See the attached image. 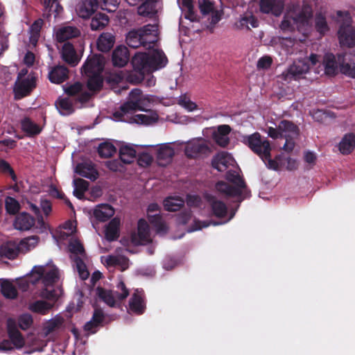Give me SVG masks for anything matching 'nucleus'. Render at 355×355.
Masks as SVG:
<instances>
[{
  "label": "nucleus",
  "mask_w": 355,
  "mask_h": 355,
  "mask_svg": "<svg viewBox=\"0 0 355 355\" xmlns=\"http://www.w3.org/2000/svg\"><path fill=\"white\" fill-rule=\"evenodd\" d=\"M59 277L58 269L53 264L36 266L33 268L28 277V282L32 284H36L40 282L44 287L40 292V296L49 302L37 300L29 304L31 311L44 315L53 308L54 302L62 293L60 287L53 286Z\"/></svg>",
  "instance_id": "f257e3e1"
},
{
  "label": "nucleus",
  "mask_w": 355,
  "mask_h": 355,
  "mask_svg": "<svg viewBox=\"0 0 355 355\" xmlns=\"http://www.w3.org/2000/svg\"><path fill=\"white\" fill-rule=\"evenodd\" d=\"M212 166L218 171H225L230 168L227 172L226 178L234 185L219 182L216 185L218 192L227 197L236 198L240 202L249 196L246 185L236 167V162L230 153L221 152L216 155L212 160Z\"/></svg>",
  "instance_id": "f03ea898"
},
{
  "label": "nucleus",
  "mask_w": 355,
  "mask_h": 355,
  "mask_svg": "<svg viewBox=\"0 0 355 355\" xmlns=\"http://www.w3.org/2000/svg\"><path fill=\"white\" fill-rule=\"evenodd\" d=\"M151 102L149 96H144L139 89H132L127 102L121 105L119 110L113 113L112 117L116 121L148 125L155 123L158 119L155 112L148 110L145 114H134L137 110H144Z\"/></svg>",
  "instance_id": "7ed1b4c3"
},
{
  "label": "nucleus",
  "mask_w": 355,
  "mask_h": 355,
  "mask_svg": "<svg viewBox=\"0 0 355 355\" xmlns=\"http://www.w3.org/2000/svg\"><path fill=\"white\" fill-rule=\"evenodd\" d=\"M312 10L307 5L300 3L288 5L279 28L283 32H293L297 29L304 35L311 26Z\"/></svg>",
  "instance_id": "20e7f679"
},
{
  "label": "nucleus",
  "mask_w": 355,
  "mask_h": 355,
  "mask_svg": "<svg viewBox=\"0 0 355 355\" xmlns=\"http://www.w3.org/2000/svg\"><path fill=\"white\" fill-rule=\"evenodd\" d=\"M167 62V58L160 50H154L151 55L146 53H136L132 59L134 70L139 74L135 82H141L145 73L163 68Z\"/></svg>",
  "instance_id": "39448f33"
},
{
  "label": "nucleus",
  "mask_w": 355,
  "mask_h": 355,
  "mask_svg": "<svg viewBox=\"0 0 355 355\" xmlns=\"http://www.w3.org/2000/svg\"><path fill=\"white\" fill-rule=\"evenodd\" d=\"M159 40V30L157 24H147L138 29L129 31L126 35V43L132 48L144 46L150 49Z\"/></svg>",
  "instance_id": "423d86ee"
},
{
  "label": "nucleus",
  "mask_w": 355,
  "mask_h": 355,
  "mask_svg": "<svg viewBox=\"0 0 355 355\" xmlns=\"http://www.w3.org/2000/svg\"><path fill=\"white\" fill-rule=\"evenodd\" d=\"M267 133L272 139L285 138L286 142L283 148L284 150L290 152L294 148V139L299 135V128L293 122L283 120L277 128L269 127Z\"/></svg>",
  "instance_id": "0eeeda50"
},
{
  "label": "nucleus",
  "mask_w": 355,
  "mask_h": 355,
  "mask_svg": "<svg viewBox=\"0 0 355 355\" xmlns=\"http://www.w3.org/2000/svg\"><path fill=\"white\" fill-rule=\"evenodd\" d=\"M96 295L100 300L111 307L116 306L120 302L125 299L129 295V291L122 282L116 285V291H111L98 287L96 289Z\"/></svg>",
  "instance_id": "6e6552de"
},
{
  "label": "nucleus",
  "mask_w": 355,
  "mask_h": 355,
  "mask_svg": "<svg viewBox=\"0 0 355 355\" xmlns=\"http://www.w3.org/2000/svg\"><path fill=\"white\" fill-rule=\"evenodd\" d=\"M318 62L319 56L314 53H312L309 58L295 61L285 73V80H291L292 79L297 80L301 78L303 75L308 73L310 70V64L312 66H315Z\"/></svg>",
  "instance_id": "1a4fd4ad"
},
{
  "label": "nucleus",
  "mask_w": 355,
  "mask_h": 355,
  "mask_svg": "<svg viewBox=\"0 0 355 355\" xmlns=\"http://www.w3.org/2000/svg\"><path fill=\"white\" fill-rule=\"evenodd\" d=\"M241 141L258 155L261 159L268 158L271 150L270 144L268 140L263 138L259 132L242 136Z\"/></svg>",
  "instance_id": "9d476101"
},
{
  "label": "nucleus",
  "mask_w": 355,
  "mask_h": 355,
  "mask_svg": "<svg viewBox=\"0 0 355 355\" xmlns=\"http://www.w3.org/2000/svg\"><path fill=\"white\" fill-rule=\"evenodd\" d=\"M184 152L188 157L197 158L209 155L211 153V148L207 141L198 138L187 144Z\"/></svg>",
  "instance_id": "9b49d317"
},
{
  "label": "nucleus",
  "mask_w": 355,
  "mask_h": 355,
  "mask_svg": "<svg viewBox=\"0 0 355 355\" xmlns=\"http://www.w3.org/2000/svg\"><path fill=\"white\" fill-rule=\"evenodd\" d=\"M105 64V60L101 55H94L89 57L83 67V73L86 76L101 74Z\"/></svg>",
  "instance_id": "f8f14e48"
},
{
  "label": "nucleus",
  "mask_w": 355,
  "mask_h": 355,
  "mask_svg": "<svg viewBox=\"0 0 355 355\" xmlns=\"http://www.w3.org/2000/svg\"><path fill=\"white\" fill-rule=\"evenodd\" d=\"M64 90L68 97L73 98V99L79 102L80 105L87 102L91 96L90 93L86 91L83 85L80 83H75L74 84L67 86L64 87Z\"/></svg>",
  "instance_id": "ddd939ff"
},
{
  "label": "nucleus",
  "mask_w": 355,
  "mask_h": 355,
  "mask_svg": "<svg viewBox=\"0 0 355 355\" xmlns=\"http://www.w3.org/2000/svg\"><path fill=\"white\" fill-rule=\"evenodd\" d=\"M158 211L159 207L157 204H150L148 207V218L150 223L156 228L157 233L164 234L167 232L168 227L159 216Z\"/></svg>",
  "instance_id": "4468645a"
},
{
  "label": "nucleus",
  "mask_w": 355,
  "mask_h": 355,
  "mask_svg": "<svg viewBox=\"0 0 355 355\" xmlns=\"http://www.w3.org/2000/svg\"><path fill=\"white\" fill-rule=\"evenodd\" d=\"M55 106L62 115L67 116L72 114L76 108L80 107L81 105L73 98L61 96L55 101Z\"/></svg>",
  "instance_id": "2eb2a0df"
},
{
  "label": "nucleus",
  "mask_w": 355,
  "mask_h": 355,
  "mask_svg": "<svg viewBox=\"0 0 355 355\" xmlns=\"http://www.w3.org/2000/svg\"><path fill=\"white\" fill-rule=\"evenodd\" d=\"M101 261L107 266H117L121 270H125L129 267V259L121 254L119 250L113 254L101 257Z\"/></svg>",
  "instance_id": "dca6fc26"
},
{
  "label": "nucleus",
  "mask_w": 355,
  "mask_h": 355,
  "mask_svg": "<svg viewBox=\"0 0 355 355\" xmlns=\"http://www.w3.org/2000/svg\"><path fill=\"white\" fill-rule=\"evenodd\" d=\"M35 87V78L32 74H28L24 79L17 80L15 86V94L19 97H24L28 94Z\"/></svg>",
  "instance_id": "f3484780"
},
{
  "label": "nucleus",
  "mask_w": 355,
  "mask_h": 355,
  "mask_svg": "<svg viewBox=\"0 0 355 355\" xmlns=\"http://www.w3.org/2000/svg\"><path fill=\"white\" fill-rule=\"evenodd\" d=\"M198 3L199 9L202 15H211L210 24L211 25L214 26L220 20L222 12L215 10L212 1L210 0H198Z\"/></svg>",
  "instance_id": "a211bd4d"
},
{
  "label": "nucleus",
  "mask_w": 355,
  "mask_h": 355,
  "mask_svg": "<svg viewBox=\"0 0 355 355\" xmlns=\"http://www.w3.org/2000/svg\"><path fill=\"white\" fill-rule=\"evenodd\" d=\"M338 38L342 46L352 47L355 45V33L353 28L348 24L340 26L338 31Z\"/></svg>",
  "instance_id": "6ab92c4d"
},
{
  "label": "nucleus",
  "mask_w": 355,
  "mask_h": 355,
  "mask_svg": "<svg viewBox=\"0 0 355 355\" xmlns=\"http://www.w3.org/2000/svg\"><path fill=\"white\" fill-rule=\"evenodd\" d=\"M284 6L283 0H261L260 10L263 13H272L275 16L281 15Z\"/></svg>",
  "instance_id": "aec40b11"
},
{
  "label": "nucleus",
  "mask_w": 355,
  "mask_h": 355,
  "mask_svg": "<svg viewBox=\"0 0 355 355\" xmlns=\"http://www.w3.org/2000/svg\"><path fill=\"white\" fill-rule=\"evenodd\" d=\"M159 8L158 0H144L142 4L138 7L137 12L142 17L153 18L157 14Z\"/></svg>",
  "instance_id": "412c9836"
},
{
  "label": "nucleus",
  "mask_w": 355,
  "mask_h": 355,
  "mask_svg": "<svg viewBox=\"0 0 355 355\" xmlns=\"http://www.w3.org/2000/svg\"><path fill=\"white\" fill-rule=\"evenodd\" d=\"M174 148L169 144H164L159 146L157 150V160L160 166L168 164L174 156Z\"/></svg>",
  "instance_id": "4be33fe9"
},
{
  "label": "nucleus",
  "mask_w": 355,
  "mask_h": 355,
  "mask_svg": "<svg viewBox=\"0 0 355 355\" xmlns=\"http://www.w3.org/2000/svg\"><path fill=\"white\" fill-rule=\"evenodd\" d=\"M75 172L92 181L96 180L98 176V173L94 168V165L90 161L78 164L75 168Z\"/></svg>",
  "instance_id": "5701e85b"
},
{
  "label": "nucleus",
  "mask_w": 355,
  "mask_h": 355,
  "mask_svg": "<svg viewBox=\"0 0 355 355\" xmlns=\"http://www.w3.org/2000/svg\"><path fill=\"white\" fill-rule=\"evenodd\" d=\"M97 8V0H83L77 6L76 12L80 17L89 18Z\"/></svg>",
  "instance_id": "b1692460"
},
{
  "label": "nucleus",
  "mask_w": 355,
  "mask_h": 355,
  "mask_svg": "<svg viewBox=\"0 0 355 355\" xmlns=\"http://www.w3.org/2000/svg\"><path fill=\"white\" fill-rule=\"evenodd\" d=\"M130 310L137 314H142L146 309V304L144 300L141 291L136 290L129 301Z\"/></svg>",
  "instance_id": "393cba45"
},
{
  "label": "nucleus",
  "mask_w": 355,
  "mask_h": 355,
  "mask_svg": "<svg viewBox=\"0 0 355 355\" xmlns=\"http://www.w3.org/2000/svg\"><path fill=\"white\" fill-rule=\"evenodd\" d=\"M8 332L12 346L17 349L22 348L25 345V340L21 334L15 327L12 320H8Z\"/></svg>",
  "instance_id": "a878e982"
},
{
  "label": "nucleus",
  "mask_w": 355,
  "mask_h": 355,
  "mask_svg": "<svg viewBox=\"0 0 355 355\" xmlns=\"http://www.w3.org/2000/svg\"><path fill=\"white\" fill-rule=\"evenodd\" d=\"M68 69L63 65L52 67L49 72V80L55 84H60L68 78Z\"/></svg>",
  "instance_id": "bb28decb"
},
{
  "label": "nucleus",
  "mask_w": 355,
  "mask_h": 355,
  "mask_svg": "<svg viewBox=\"0 0 355 355\" xmlns=\"http://www.w3.org/2000/svg\"><path fill=\"white\" fill-rule=\"evenodd\" d=\"M61 57L64 62L73 67L77 65L80 60L73 46L70 43L63 44Z\"/></svg>",
  "instance_id": "cd10ccee"
},
{
  "label": "nucleus",
  "mask_w": 355,
  "mask_h": 355,
  "mask_svg": "<svg viewBox=\"0 0 355 355\" xmlns=\"http://www.w3.org/2000/svg\"><path fill=\"white\" fill-rule=\"evenodd\" d=\"M231 128L228 125H219L213 134L215 142L221 147H225L230 143L229 135Z\"/></svg>",
  "instance_id": "c85d7f7f"
},
{
  "label": "nucleus",
  "mask_w": 355,
  "mask_h": 355,
  "mask_svg": "<svg viewBox=\"0 0 355 355\" xmlns=\"http://www.w3.org/2000/svg\"><path fill=\"white\" fill-rule=\"evenodd\" d=\"M80 35V30L76 27L71 26L61 27L55 33L56 40L60 42L77 37Z\"/></svg>",
  "instance_id": "c756f323"
},
{
  "label": "nucleus",
  "mask_w": 355,
  "mask_h": 355,
  "mask_svg": "<svg viewBox=\"0 0 355 355\" xmlns=\"http://www.w3.org/2000/svg\"><path fill=\"white\" fill-rule=\"evenodd\" d=\"M129 60V53L127 47L117 46L112 53V62L114 65L118 67L125 66Z\"/></svg>",
  "instance_id": "7c9ffc66"
},
{
  "label": "nucleus",
  "mask_w": 355,
  "mask_h": 355,
  "mask_svg": "<svg viewBox=\"0 0 355 355\" xmlns=\"http://www.w3.org/2000/svg\"><path fill=\"white\" fill-rule=\"evenodd\" d=\"M76 231V223L73 221L66 222L62 227H60L53 236L58 241H62L70 239L73 236V234Z\"/></svg>",
  "instance_id": "2f4dec72"
},
{
  "label": "nucleus",
  "mask_w": 355,
  "mask_h": 355,
  "mask_svg": "<svg viewBox=\"0 0 355 355\" xmlns=\"http://www.w3.org/2000/svg\"><path fill=\"white\" fill-rule=\"evenodd\" d=\"M35 225V219L27 213H21L15 220L14 226L17 230L26 231L30 230Z\"/></svg>",
  "instance_id": "473e14b6"
},
{
  "label": "nucleus",
  "mask_w": 355,
  "mask_h": 355,
  "mask_svg": "<svg viewBox=\"0 0 355 355\" xmlns=\"http://www.w3.org/2000/svg\"><path fill=\"white\" fill-rule=\"evenodd\" d=\"M235 28L239 30H250L251 28H257L259 26L258 20L250 14L241 16L236 21Z\"/></svg>",
  "instance_id": "72a5a7b5"
},
{
  "label": "nucleus",
  "mask_w": 355,
  "mask_h": 355,
  "mask_svg": "<svg viewBox=\"0 0 355 355\" xmlns=\"http://www.w3.org/2000/svg\"><path fill=\"white\" fill-rule=\"evenodd\" d=\"M207 200L213 214L218 218L225 217L227 214L226 205L214 196H207Z\"/></svg>",
  "instance_id": "f704fd0d"
},
{
  "label": "nucleus",
  "mask_w": 355,
  "mask_h": 355,
  "mask_svg": "<svg viewBox=\"0 0 355 355\" xmlns=\"http://www.w3.org/2000/svg\"><path fill=\"white\" fill-rule=\"evenodd\" d=\"M21 252L19 243L7 242L3 244L0 248V254L8 259H15L18 254Z\"/></svg>",
  "instance_id": "c9c22d12"
},
{
  "label": "nucleus",
  "mask_w": 355,
  "mask_h": 355,
  "mask_svg": "<svg viewBox=\"0 0 355 355\" xmlns=\"http://www.w3.org/2000/svg\"><path fill=\"white\" fill-rule=\"evenodd\" d=\"M355 148V135L347 133L343 136L338 144L340 152L343 155L351 153Z\"/></svg>",
  "instance_id": "e433bc0d"
},
{
  "label": "nucleus",
  "mask_w": 355,
  "mask_h": 355,
  "mask_svg": "<svg viewBox=\"0 0 355 355\" xmlns=\"http://www.w3.org/2000/svg\"><path fill=\"white\" fill-rule=\"evenodd\" d=\"M114 37L110 33H102L97 40L98 49L102 52L109 51L114 44Z\"/></svg>",
  "instance_id": "4c0bfd02"
},
{
  "label": "nucleus",
  "mask_w": 355,
  "mask_h": 355,
  "mask_svg": "<svg viewBox=\"0 0 355 355\" xmlns=\"http://www.w3.org/2000/svg\"><path fill=\"white\" fill-rule=\"evenodd\" d=\"M322 67L324 73L328 76H334L338 72V64L335 56L331 53H327L323 59Z\"/></svg>",
  "instance_id": "58836bf2"
},
{
  "label": "nucleus",
  "mask_w": 355,
  "mask_h": 355,
  "mask_svg": "<svg viewBox=\"0 0 355 355\" xmlns=\"http://www.w3.org/2000/svg\"><path fill=\"white\" fill-rule=\"evenodd\" d=\"M114 214V209L109 205H101L94 211L95 218L100 221H105Z\"/></svg>",
  "instance_id": "ea45409f"
},
{
  "label": "nucleus",
  "mask_w": 355,
  "mask_h": 355,
  "mask_svg": "<svg viewBox=\"0 0 355 355\" xmlns=\"http://www.w3.org/2000/svg\"><path fill=\"white\" fill-rule=\"evenodd\" d=\"M120 159L124 164H130L133 162L137 155V151L132 145H123L119 150Z\"/></svg>",
  "instance_id": "a19ab883"
},
{
  "label": "nucleus",
  "mask_w": 355,
  "mask_h": 355,
  "mask_svg": "<svg viewBox=\"0 0 355 355\" xmlns=\"http://www.w3.org/2000/svg\"><path fill=\"white\" fill-rule=\"evenodd\" d=\"M119 225L120 220L118 218H114L107 225L105 238L107 241H112L118 238Z\"/></svg>",
  "instance_id": "79ce46f5"
},
{
  "label": "nucleus",
  "mask_w": 355,
  "mask_h": 355,
  "mask_svg": "<svg viewBox=\"0 0 355 355\" xmlns=\"http://www.w3.org/2000/svg\"><path fill=\"white\" fill-rule=\"evenodd\" d=\"M104 315L100 309H96L91 320L85 324V330L90 333H95V328L103 321Z\"/></svg>",
  "instance_id": "37998d69"
},
{
  "label": "nucleus",
  "mask_w": 355,
  "mask_h": 355,
  "mask_svg": "<svg viewBox=\"0 0 355 355\" xmlns=\"http://www.w3.org/2000/svg\"><path fill=\"white\" fill-rule=\"evenodd\" d=\"M138 236L141 244H146L152 241L149 226L144 219H140L138 222Z\"/></svg>",
  "instance_id": "c03bdc74"
},
{
  "label": "nucleus",
  "mask_w": 355,
  "mask_h": 355,
  "mask_svg": "<svg viewBox=\"0 0 355 355\" xmlns=\"http://www.w3.org/2000/svg\"><path fill=\"white\" fill-rule=\"evenodd\" d=\"M180 8L182 11L184 12L185 18L191 21L198 20L197 15L194 10L193 3L192 0H182L180 4Z\"/></svg>",
  "instance_id": "a18cd8bd"
},
{
  "label": "nucleus",
  "mask_w": 355,
  "mask_h": 355,
  "mask_svg": "<svg viewBox=\"0 0 355 355\" xmlns=\"http://www.w3.org/2000/svg\"><path fill=\"white\" fill-rule=\"evenodd\" d=\"M184 200L178 196H169L164 201V208L169 211L178 210L183 205Z\"/></svg>",
  "instance_id": "49530a36"
},
{
  "label": "nucleus",
  "mask_w": 355,
  "mask_h": 355,
  "mask_svg": "<svg viewBox=\"0 0 355 355\" xmlns=\"http://www.w3.org/2000/svg\"><path fill=\"white\" fill-rule=\"evenodd\" d=\"M69 249L73 254L71 259L73 257H85V256L83 245L75 237L69 239Z\"/></svg>",
  "instance_id": "de8ad7c7"
},
{
  "label": "nucleus",
  "mask_w": 355,
  "mask_h": 355,
  "mask_svg": "<svg viewBox=\"0 0 355 355\" xmlns=\"http://www.w3.org/2000/svg\"><path fill=\"white\" fill-rule=\"evenodd\" d=\"M44 7V12L47 17L51 13H55V17L59 15L62 8L59 5L57 0H40Z\"/></svg>",
  "instance_id": "09e8293b"
},
{
  "label": "nucleus",
  "mask_w": 355,
  "mask_h": 355,
  "mask_svg": "<svg viewBox=\"0 0 355 355\" xmlns=\"http://www.w3.org/2000/svg\"><path fill=\"white\" fill-rule=\"evenodd\" d=\"M27 208L31 209L37 216V223L35 227L39 232H43L47 229V225L44 221L42 216L40 215V208L31 202H27Z\"/></svg>",
  "instance_id": "8fccbe9b"
},
{
  "label": "nucleus",
  "mask_w": 355,
  "mask_h": 355,
  "mask_svg": "<svg viewBox=\"0 0 355 355\" xmlns=\"http://www.w3.org/2000/svg\"><path fill=\"white\" fill-rule=\"evenodd\" d=\"M294 42L291 38H283L280 37H273L270 42L271 46L274 47H281L288 53H292L289 51L288 48L292 46Z\"/></svg>",
  "instance_id": "3c124183"
},
{
  "label": "nucleus",
  "mask_w": 355,
  "mask_h": 355,
  "mask_svg": "<svg viewBox=\"0 0 355 355\" xmlns=\"http://www.w3.org/2000/svg\"><path fill=\"white\" fill-rule=\"evenodd\" d=\"M109 21L107 15L103 13H97L92 19L91 28L92 30H99L103 28Z\"/></svg>",
  "instance_id": "603ef678"
},
{
  "label": "nucleus",
  "mask_w": 355,
  "mask_h": 355,
  "mask_svg": "<svg viewBox=\"0 0 355 355\" xmlns=\"http://www.w3.org/2000/svg\"><path fill=\"white\" fill-rule=\"evenodd\" d=\"M339 68L343 74L355 78V62L354 61L343 60L342 62H340Z\"/></svg>",
  "instance_id": "864d4df0"
},
{
  "label": "nucleus",
  "mask_w": 355,
  "mask_h": 355,
  "mask_svg": "<svg viewBox=\"0 0 355 355\" xmlns=\"http://www.w3.org/2000/svg\"><path fill=\"white\" fill-rule=\"evenodd\" d=\"M89 186L88 182L85 180L78 178L73 180V194L79 199H81L84 193L87 190Z\"/></svg>",
  "instance_id": "5fc2aeb1"
},
{
  "label": "nucleus",
  "mask_w": 355,
  "mask_h": 355,
  "mask_svg": "<svg viewBox=\"0 0 355 355\" xmlns=\"http://www.w3.org/2000/svg\"><path fill=\"white\" fill-rule=\"evenodd\" d=\"M1 291L6 298L14 299L17 295V291L15 286L9 281H3L1 283Z\"/></svg>",
  "instance_id": "6e6d98bb"
},
{
  "label": "nucleus",
  "mask_w": 355,
  "mask_h": 355,
  "mask_svg": "<svg viewBox=\"0 0 355 355\" xmlns=\"http://www.w3.org/2000/svg\"><path fill=\"white\" fill-rule=\"evenodd\" d=\"M38 242V238L35 236H30L21 240L19 243L21 252L25 253L35 247Z\"/></svg>",
  "instance_id": "4d7b16f0"
},
{
  "label": "nucleus",
  "mask_w": 355,
  "mask_h": 355,
  "mask_svg": "<svg viewBox=\"0 0 355 355\" xmlns=\"http://www.w3.org/2000/svg\"><path fill=\"white\" fill-rule=\"evenodd\" d=\"M87 76L88 78L87 86L89 90L96 91L101 88L103 85V77L101 74H95Z\"/></svg>",
  "instance_id": "13d9d810"
},
{
  "label": "nucleus",
  "mask_w": 355,
  "mask_h": 355,
  "mask_svg": "<svg viewBox=\"0 0 355 355\" xmlns=\"http://www.w3.org/2000/svg\"><path fill=\"white\" fill-rule=\"evenodd\" d=\"M84 257H73L74 265L78 272L80 277L85 280L89 277V272L86 268V266L83 260Z\"/></svg>",
  "instance_id": "bf43d9fd"
},
{
  "label": "nucleus",
  "mask_w": 355,
  "mask_h": 355,
  "mask_svg": "<svg viewBox=\"0 0 355 355\" xmlns=\"http://www.w3.org/2000/svg\"><path fill=\"white\" fill-rule=\"evenodd\" d=\"M42 20L37 19L36 20L30 28V42L33 44H35L37 42L38 37L40 36V31L42 26Z\"/></svg>",
  "instance_id": "052dcab7"
},
{
  "label": "nucleus",
  "mask_w": 355,
  "mask_h": 355,
  "mask_svg": "<svg viewBox=\"0 0 355 355\" xmlns=\"http://www.w3.org/2000/svg\"><path fill=\"white\" fill-rule=\"evenodd\" d=\"M21 128L24 131L31 135L38 134L40 132L39 126L28 118L22 120Z\"/></svg>",
  "instance_id": "680f3d73"
},
{
  "label": "nucleus",
  "mask_w": 355,
  "mask_h": 355,
  "mask_svg": "<svg viewBox=\"0 0 355 355\" xmlns=\"http://www.w3.org/2000/svg\"><path fill=\"white\" fill-rule=\"evenodd\" d=\"M98 152L101 157H111L115 152V147L109 143H104L99 145Z\"/></svg>",
  "instance_id": "e2e57ef3"
},
{
  "label": "nucleus",
  "mask_w": 355,
  "mask_h": 355,
  "mask_svg": "<svg viewBox=\"0 0 355 355\" xmlns=\"http://www.w3.org/2000/svg\"><path fill=\"white\" fill-rule=\"evenodd\" d=\"M178 103L189 112H192L197 109V105L191 101L186 95H181L178 98Z\"/></svg>",
  "instance_id": "0e129e2a"
},
{
  "label": "nucleus",
  "mask_w": 355,
  "mask_h": 355,
  "mask_svg": "<svg viewBox=\"0 0 355 355\" xmlns=\"http://www.w3.org/2000/svg\"><path fill=\"white\" fill-rule=\"evenodd\" d=\"M63 323V319L61 317H55L50 320L45 325L46 334L59 329Z\"/></svg>",
  "instance_id": "69168bd1"
},
{
  "label": "nucleus",
  "mask_w": 355,
  "mask_h": 355,
  "mask_svg": "<svg viewBox=\"0 0 355 355\" xmlns=\"http://www.w3.org/2000/svg\"><path fill=\"white\" fill-rule=\"evenodd\" d=\"M315 28L322 34L329 30L326 19L321 14L317 15L315 17Z\"/></svg>",
  "instance_id": "338daca9"
},
{
  "label": "nucleus",
  "mask_w": 355,
  "mask_h": 355,
  "mask_svg": "<svg viewBox=\"0 0 355 355\" xmlns=\"http://www.w3.org/2000/svg\"><path fill=\"white\" fill-rule=\"evenodd\" d=\"M6 208L8 213L15 214L19 211V205L15 198L8 197L6 199Z\"/></svg>",
  "instance_id": "774afa93"
}]
</instances>
